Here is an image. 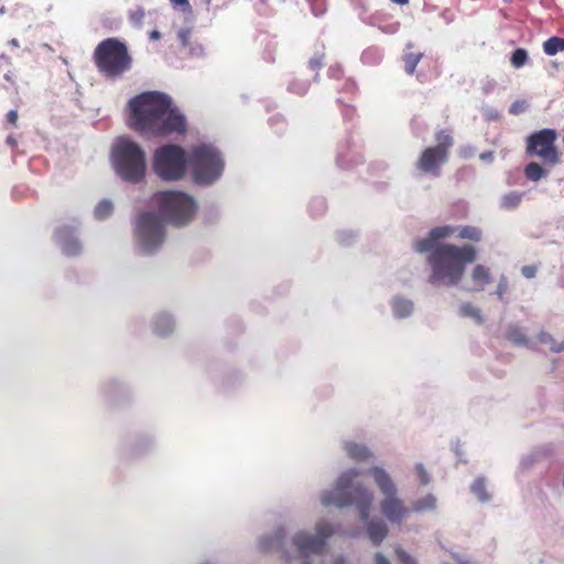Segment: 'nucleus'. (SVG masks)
<instances>
[{"label":"nucleus","instance_id":"obj_10","mask_svg":"<svg viewBox=\"0 0 564 564\" xmlns=\"http://www.w3.org/2000/svg\"><path fill=\"white\" fill-rule=\"evenodd\" d=\"M437 142L434 147L426 148L416 162V167L426 174L435 177L441 175V167L449 159V150L454 145V139L449 131L440 130L435 133Z\"/></svg>","mask_w":564,"mask_h":564},{"label":"nucleus","instance_id":"obj_38","mask_svg":"<svg viewBox=\"0 0 564 564\" xmlns=\"http://www.w3.org/2000/svg\"><path fill=\"white\" fill-rule=\"evenodd\" d=\"M171 4L176 8V7H182L184 11L186 12H191L192 11V7L189 4V1L188 0H170Z\"/></svg>","mask_w":564,"mask_h":564},{"label":"nucleus","instance_id":"obj_49","mask_svg":"<svg viewBox=\"0 0 564 564\" xmlns=\"http://www.w3.org/2000/svg\"><path fill=\"white\" fill-rule=\"evenodd\" d=\"M4 78H6L7 80H9V82H11V80H12V78H11V76H10L9 74H6V75H4Z\"/></svg>","mask_w":564,"mask_h":564},{"label":"nucleus","instance_id":"obj_11","mask_svg":"<svg viewBox=\"0 0 564 564\" xmlns=\"http://www.w3.org/2000/svg\"><path fill=\"white\" fill-rule=\"evenodd\" d=\"M557 132L554 129H542L527 138V153L539 158L544 165L554 167L561 162V154L556 145Z\"/></svg>","mask_w":564,"mask_h":564},{"label":"nucleus","instance_id":"obj_33","mask_svg":"<svg viewBox=\"0 0 564 564\" xmlns=\"http://www.w3.org/2000/svg\"><path fill=\"white\" fill-rule=\"evenodd\" d=\"M314 15H322L326 11V0H307Z\"/></svg>","mask_w":564,"mask_h":564},{"label":"nucleus","instance_id":"obj_43","mask_svg":"<svg viewBox=\"0 0 564 564\" xmlns=\"http://www.w3.org/2000/svg\"><path fill=\"white\" fill-rule=\"evenodd\" d=\"M375 564H390V561L378 552L375 555Z\"/></svg>","mask_w":564,"mask_h":564},{"label":"nucleus","instance_id":"obj_4","mask_svg":"<svg viewBox=\"0 0 564 564\" xmlns=\"http://www.w3.org/2000/svg\"><path fill=\"white\" fill-rule=\"evenodd\" d=\"M93 61L98 72L111 80L121 78L133 63L127 44L118 37L100 41L94 50Z\"/></svg>","mask_w":564,"mask_h":564},{"label":"nucleus","instance_id":"obj_20","mask_svg":"<svg viewBox=\"0 0 564 564\" xmlns=\"http://www.w3.org/2000/svg\"><path fill=\"white\" fill-rule=\"evenodd\" d=\"M523 193L521 192H510L502 196L500 206L506 210L516 209L522 202Z\"/></svg>","mask_w":564,"mask_h":564},{"label":"nucleus","instance_id":"obj_8","mask_svg":"<svg viewBox=\"0 0 564 564\" xmlns=\"http://www.w3.org/2000/svg\"><path fill=\"white\" fill-rule=\"evenodd\" d=\"M187 159L184 149L177 144H165L153 154V170L164 181H178L186 172Z\"/></svg>","mask_w":564,"mask_h":564},{"label":"nucleus","instance_id":"obj_37","mask_svg":"<svg viewBox=\"0 0 564 564\" xmlns=\"http://www.w3.org/2000/svg\"><path fill=\"white\" fill-rule=\"evenodd\" d=\"M507 290H508L507 278L506 276H501L499 282H498L497 289H496V295L498 296V299L500 301H503V297H505V294H506Z\"/></svg>","mask_w":564,"mask_h":564},{"label":"nucleus","instance_id":"obj_24","mask_svg":"<svg viewBox=\"0 0 564 564\" xmlns=\"http://www.w3.org/2000/svg\"><path fill=\"white\" fill-rule=\"evenodd\" d=\"M458 227L454 226H437L430 230V236L434 241L448 238L457 231Z\"/></svg>","mask_w":564,"mask_h":564},{"label":"nucleus","instance_id":"obj_14","mask_svg":"<svg viewBox=\"0 0 564 564\" xmlns=\"http://www.w3.org/2000/svg\"><path fill=\"white\" fill-rule=\"evenodd\" d=\"M471 286L466 288L468 292H480L491 283L492 275L490 268L484 264H476L470 272Z\"/></svg>","mask_w":564,"mask_h":564},{"label":"nucleus","instance_id":"obj_25","mask_svg":"<svg viewBox=\"0 0 564 564\" xmlns=\"http://www.w3.org/2000/svg\"><path fill=\"white\" fill-rule=\"evenodd\" d=\"M471 492L482 502L488 501L490 496L484 478H477L471 485Z\"/></svg>","mask_w":564,"mask_h":564},{"label":"nucleus","instance_id":"obj_19","mask_svg":"<svg viewBox=\"0 0 564 564\" xmlns=\"http://www.w3.org/2000/svg\"><path fill=\"white\" fill-rule=\"evenodd\" d=\"M549 174L547 170H545L541 164L536 162H530L524 167V176L529 181L538 182Z\"/></svg>","mask_w":564,"mask_h":564},{"label":"nucleus","instance_id":"obj_6","mask_svg":"<svg viewBox=\"0 0 564 564\" xmlns=\"http://www.w3.org/2000/svg\"><path fill=\"white\" fill-rule=\"evenodd\" d=\"M160 216L169 224L182 227L195 216L197 206L194 198L183 192L165 191L154 195Z\"/></svg>","mask_w":564,"mask_h":564},{"label":"nucleus","instance_id":"obj_35","mask_svg":"<svg viewBox=\"0 0 564 564\" xmlns=\"http://www.w3.org/2000/svg\"><path fill=\"white\" fill-rule=\"evenodd\" d=\"M415 473L417 475L419 481L421 485L425 486L430 482L431 478L426 469L422 464L415 465Z\"/></svg>","mask_w":564,"mask_h":564},{"label":"nucleus","instance_id":"obj_30","mask_svg":"<svg viewBox=\"0 0 564 564\" xmlns=\"http://www.w3.org/2000/svg\"><path fill=\"white\" fill-rule=\"evenodd\" d=\"M528 61V53L524 48H517L511 56V64L516 68L522 67Z\"/></svg>","mask_w":564,"mask_h":564},{"label":"nucleus","instance_id":"obj_48","mask_svg":"<svg viewBox=\"0 0 564 564\" xmlns=\"http://www.w3.org/2000/svg\"><path fill=\"white\" fill-rule=\"evenodd\" d=\"M269 543H271V539L263 540V547H267V545H269Z\"/></svg>","mask_w":564,"mask_h":564},{"label":"nucleus","instance_id":"obj_15","mask_svg":"<svg viewBox=\"0 0 564 564\" xmlns=\"http://www.w3.org/2000/svg\"><path fill=\"white\" fill-rule=\"evenodd\" d=\"M367 534L373 545H380L388 534V527L382 520H371L367 523Z\"/></svg>","mask_w":564,"mask_h":564},{"label":"nucleus","instance_id":"obj_5","mask_svg":"<svg viewBox=\"0 0 564 564\" xmlns=\"http://www.w3.org/2000/svg\"><path fill=\"white\" fill-rule=\"evenodd\" d=\"M112 165L126 182L137 184L144 180L147 156L144 150L133 140L121 137L112 147Z\"/></svg>","mask_w":564,"mask_h":564},{"label":"nucleus","instance_id":"obj_7","mask_svg":"<svg viewBox=\"0 0 564 564\" xmlns=\"http://www.w3.org/2000/svg\"><path fill=\"white\" fill-rule=\"evenodd\" d=\"M375 484L383 495L380 501L382 514L390 521L400 523L409 513L410 509L404 506L402 499L398 497V489L390 475L381 467H372L369 470Z\"/></svg>","mask_w":564,"mask_h":564},{"label":"nucleus","instance_id":"obj_41","mask_svg":"<svg viewBox=\"0 0 564 564\" xmlns=\"http://www.w3.org/2000/svg\"><path fill=\"white\" fill-rule=\"evenodd\" d=\"M18 111L17 110H10L8 113H7V121L9 124H11L12 127H17V122H18Z\"/></svg>","mask_w":564,"mask_h":564},{"label":"nucleus","instance_id":"obj_23","mask_svg":"<svg viewBox=\"0 0 564 564\" xmlns=\"http://www.w3.org/2000/svg\"><path fill=\"white\" fill-rule=\"evenodd\" d=\"M394 315L398 317H406L413 311V303L405 299H395L392 304Z\"/></svg>","mask_w":564,"mask_h":564},{"label":"nucleus","instance_id":"obj_12","mask_svg":"<svg viewBox=\"0 0 564 564\" xmlns=\"http://www.w3.org/2000/svg\"><path fill=\"white\" fill-rule=\"evenodd\" d=\"M135 234L142 248L152 252L164 241L163 219L154 213L140 214L135 223Z\"/></svg>","mask_w":564,"mask_h":564},{"label":"nucleus","instance_id":"obj_9","mask_svg":"<svg viewBox=\"0 0 564 564\" xmlns=\"http://www.w3.org/2000/svg\"><path fill=\"white\" fill-rule=\"evenodd\" d=\"M196 183L210 184L221 174L224 162L219 152L212 145L202 144L194 148L188 160Z\"/></svg>","mask_w":564,"mask_h":564},{"label":"nucleus","instance_id":"obj_28","mask_svg":"<svg viewBox=\"0 0 564 564\" xmlns=\"http://www.w3.org/2000/svg\"><path fill=\"white\" fill-rule=\"evenodd\" d=\"M436 506V499L432 495H427L424 498L413 503V510L416 512L432 510Z\"/></svg>","mask_w":564,"mask_h":564},{"label":"nucleus","instance_id":"obj_16","mask_svg":"<svg viewBox=\"0 0 564 564\" xmlns=\"http://www.w3.org/2000/svg\"><path fill=\"white\" fill-rule=\"evenodd\" d=\"M344 449L348 457L357 462L368 460L372 456L371 452L367 446L354 442L345 443Z\"/></svg>","mask_w":564,"mask_h":564},{"label":"nucleus","instance_id":"obj_39","mask_svg":"<svg viewBox=\"0 0 564 564\" xmlns=\"http://www.w3.org/2000/svg\"><path fill=\"white\" fill-rule=\"evenodd\" d=\"M521 272H522V274L527 279H532L536 274V267H534V265H524V267H522Z\"/></svg>","mask_w":564,"mask_h":564},{"label":"nucleus","instance_id":"obj_45","mask_svg":"<svg viewBox=\"0 0 564 564\" xmlns=\"http://www.w3.org/2000/svg\"><path fill=\"white\" fill-rule=\"evenodd\" d=\"M9 45H11L12 47H20L19 41L17 39L10 40Z\"/></svg>","mask_w":564,"mask_h":564},{"label":"nucleus","instance_id":"obj_40","mask_svg":"<svg viewBox=\"0 0 564 564\" xmlns=\"http://www.w3.org/2000/svg\"><path fill=\"white\" fill-rule=\"evenodd\" d=\"M525 104L524 101H516L510 107V113L518 115L524 110Z\"/></svg>","mask_w":564,"mask_h":564},{"label":"nucleus","instance_id":"obj_47","mask_svg":"<svg viewBox=\"0 0 564 564\" xmlns=\"http://www.w3.org/2000/svg\"><path fill=\"white\" fill-rule=\"evenodd\" d=\"M7 142H8L10 145H12V147H13V145H15V140H14L12 137H9V138L7 139Z\"/></svg>","mask_w":564,"mask_h":564},{"label":"nucleus","instance_id":"obj_50","mask_svg":"<svg viewBox=\"0 0 564 564\" xmlns=\"http://www.w3.org/2000/svg\"><path fill=\"white\" fill-rule=\"evenodd\" d=\"M65 230H66V229H64V228H63V229H58V230L56 231V234L61 236Z\"/></svg>","mask_w":564,"mask_h":564},{"label":"nucleus","instance_id":"obj_31","mask_svg":"<svg viewBox=\"0 0 564 564\" xmlns=\"http://www.w3.org/2000/svg\"><path fill=\"white\" fill-rule=\"evenodd\" d=\"M112 212V204L108 200L100 202L95 208V216L98 219L108 217Z\"/></svg>","mask_w":564,"mask_h":564},{"label":"nucleus","instance_id":"obj_32","mask_svg":"<svg viewBox=\"0 0 564 564\" xmlns=\"http://www.w3.org/2000/svg\"><path fill=\"white\" fill-rule=\"evenodd\" d=\"M539 339L542 344L549 345L552 351L558 352L564 350V341L561 343L560 345H555L552 336L546 333H542Z\"/></svg>","mask_w":564,"mask_h":564},{"label":"nucleus","instance_id":"obj_13","mask_svg":"<svg viewBox=\"0 0 564 564\" xmlns=\"http://www.w3.org/2000/svg\"><path fill=\"white\" fill-rule=\"evenodd\" d=\"M334 530L328 522L321 521L316 524V535L305 532H299L293 538V544L296 547L301 564H310L306 557L311 554H321L326 545V539L333 534Z\"/></svg>","mask_w":564,"mask_h":564},{"label":"nucleus","instance_id":"obj_46","mask_svg":"<svg viewBox=\"0 0 564 564\" xmlns=\"http://www.w3.org/2000/svg\"><path fill=\"white\" fill-rule=\"evenodd\" d=\"M391 1L397 4H400V6H404V4L409 3V0H391Z\"/></svg>","mask_w":564,"mask_h":564},{"label":"nucleus","instance_id":"obj_3","mask_svg":"<svg viewBox=\"0 0 564 564\" xmlns=\"http://www.w3.org/2000/svg\"><path fill=\"white\" fill-rule=\"evenodd\" d=\"M359 475L356 469L344 471L338 477L335 488L323 492L321 496L322 505L338 508L354 505L359 512L360 520L367 521L373 502V494L366 486L356 481Z\"/></svg>","mask_w":564,"mask_h":564},{"label":"nucleus","instance_id":"obj_44","mask_svg":"<svg viewBox=\"0 0 564 564\" xmlns=\"http://www.w3.org/2000/svg\"><path fill=\"white\" fill-rule=\"evenodd\" d=\"M161 37V33L156 30H153L151 33H150V39L151 40H159Z\"/></svg>","mask_w":564,"mask_h":564},{"label":"nucleus","instance_id":"obj_36","mask_svg":"<svg viewBox=\"0 0 564 564\" xmlns=\"http://www.w3.org/2000/svg\"><path fill=\"white\" fill-rule=\"evenodd\" d=\"M395 554L401 564H416V561L400 546L395 547Z\"/></svg>","mask_w":564,"mask_h":564},{"label":"nucleus","instance_id":"obj_29","mask_svg":"<svg viewBox=\"0 0 564 564\" xmlns=\"http://www.w3.org/2000/svg\"><path fill=\"white\" fill-rule=\"evenodd\" d=\"M459 312L463 316L471 317L478 323L482 321L480 310L470 303H465L460 306Z\"/></svg>","mask_w":564,"mask_h":564},{"label":"nucleus","instance_id":"obj_2","mask_svg":"<svg viewBox=\"0 0 564 564\" xmlns=\"http://www.w3.org/2000/svg\"><path fill=\"white\" fill-rule=\"evenodd\" d=\"M434 239H419L414 250L419 253L430 252L427 263L431 267L429 283L432 285H457L465 273V265L477 259V249L471 245L457 246L441 243L434 247Z\"/></svg>","mask_w":564,"mask_h":564},{"label":"nucleus","instance_id":"obj_18","mask_svg":"<svg viewBox=\"0 0 564 564\" xmlns=\"http://www.w3.org/2000/svg\"><path fill=\"white\" fill-rule=\"evenodd\" d=\"M192 29H181L177 33V39L183 48H187L191 54H199L202 52L200 45H194L192 42Z\"/></svg>","mask_w":564,"mask_h":564},{"label":"nucleus","instance_id":"obj_1","mask_svg":"<svg viewBox=\"0 0 564 564\" xmlns=\"http://www.w3.org/2000/svg\"><path fill=\"white\" fill-rule=\"evenodd\" d=\"M129 127L145 138L183 135L186 117L173 106L172 98L161 91H145L131 98Z\"/></svg>","mask_w":564,"mask_h":564},{"label":"nucleus","instance_id":"obj_17","mask_svg":"<svg viewBox=\"0 0 564 564\" xmlns=\"http://www.w3.org/2000/svg\"><path fill=\"white\" fill-rule=\"evenodd\" d=\"M414 47L412 43H408V51L402 55V61L404 63V70L408 75H413L416 68V65L423 57V52L420 51H411Z\"/></svg>","mask_w":564,"mask_h":564},{"label":"nucleus","instance_id":"obj_34","mask_svg":"<svg viewBox=\"0 0 564 564\" xmlns=\"http://www.w3.org/2000/svg\"><path fill=\"white\" fill-rule=\"evenodd\" d=\"M324 59H325V54L318 53L308 61V67L312 70L317 72L325 65Z\"/></svg>","mask_w":564,"mask_h":564},{"label":"nucleus","instance_id":"obj_51","mask_svg":"<svg viewBox=\"0 0 564 564\" xmlns=\"http://www.w3.org/2000/svg\"><path fill=\"white\" fill-rule=\"evenodd\" d=\"M335 564H344L343 560L336 562Z\"/></svg>","mask_w":564,"mask_h":564},{"label":"nucleus","instance_id":"obj_42","mask_svg":"<svg viewBox=\"0 0 564 564\" xmlns=\"http://www.w3.org/2000/svg\"><path fill=\"white\" fill-rule=\"evenodd\" d=\"M516 333H517L516 330H511V332L509 333V338H510L511 340H513L516 344L524 343V341H525V339L523 338V336H520V335L518 336V335H516Z\"/></svg>","mask_w":564,"mask_h":564},{"label":"nucleus","instance_id":"obj_21","mask_svg":"<svg viewBox=\"0 0 564 564\" xmlns=\"http://www.w3.org/2000/svg\"><path fill=\"white\" fill-rule=\"evenodd\" d=\"M458 238L479 242L482 239V232L478 227L475 226H464L458 227Z\"/></svg>","mask_w":564,"mask_h":564},{"label":"nucleus","instance_id":"obj_26","mask_svg":"<svg viewBox=\"0 0 564 564\" xmlns=\"http://www.w3.org/2000/svg\"><path fill=\"white\" fill-rule=\"evenodd\" d=\"M62 250L66 256L74 257L79 254L82 245L76 238L65 239L62 243Z\"/></svg>","mask_w":564,"mask_h":564},{"label":"nucleus","instance_id":"obj_27","mask_svg":"<svg viewBox=\"0 0 564 564\" xmlns=\"http://www.w3.org/2000/svg\"><path fill=\"white\" fill-rule=\"evenodd\" d=\"M173 323L169 316H160L155 322V333L164 336L172 332Z\"/></svg>","mask_w":564,"mask_h":564},{"label":"nucleus","instance_id":"obj_22","mask_svg":"<svg viewBox=\"0 0 564 564\" xmlns=\"http://www.w3.org/2000/svg\"><path fill=\"white\" fill-rule=\"evenodd\" d=\"M543 51L546 55L553 56L564 51V39L552 36L543 43Z\"/></svg>","mask_w":564,"mask_h":564}]
</instances>
